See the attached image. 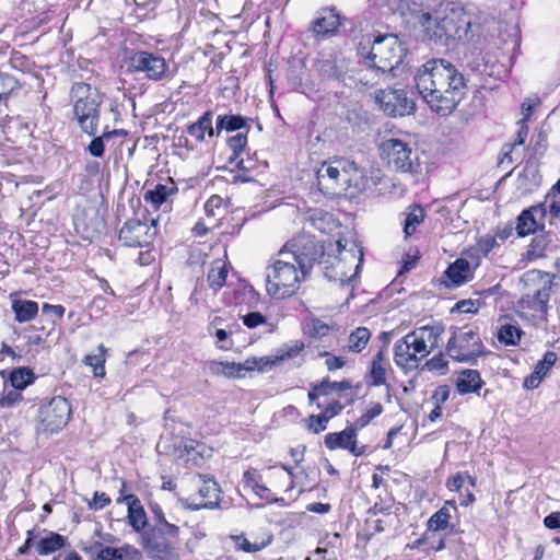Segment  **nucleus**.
I'll return each instance as SVG.
<instances>
[{
  "mask_svg": "<svg viewBox=\"0 0 560 560\" xmlns=\"http://www.w3.org/2000/svg\"><path fill=\"white\" fill-rule=\"evenodd\" d=\"M423 221V210L420 207L415 208L406 218L404 233L406 236L411 235L416 228Z\"/></svg>",
  "mask_w": 560,
  "mask_h": 560,
  "instance_id": "43",
  "label": "nucleus"
},
{
  "mask_svg": "<svg viewBox=\"0 0 560 560\" xmlns=\"http://www.w3.org/2000/svg\"><path fill=\"white\" fill-rule=\"evenodd\" d=\"M443 327L422 326L398 339L394 345V362L406 371L418 368L419 362L427 358L439 346Z\"/></svg>",
  "mask_w": 560,
  "mask_h": 560,
  "instance_id": "5",
  "label": "nucleus"
},
{
  "mask_svg": "<svg viewBox=\"0 0 560 560\" xmlns=\"http://www.w3.org/2000/svg\"><path fill=\"white\" fill-rule=\"evenodd\" d=\"M54 560H82L78 552L74 550H65L58 553Z\"/></svg>",
  "mask_w": 560,
  "mask_h": 560,
  "instance_id": "64",
  "label": "nucleus"
},
{
  "mask_svg": "<svg viewBox=\"0 0 560 560\" xmlns=\"http://www.w3.org/2000/svg\"><path fill=\"white\" fill-rule=\"evenodd\" d=\"M420 24L428 38L438 45L468 42L474 36L470 16L457 2L441 3L433 15L428 12L421 14Z\"/></svg>",
  "mask_w": 560,
  "mask_h": 560,
  "instance_id": "3",
  "label": "nucleus"
},
{
  "mask_svg": "<svg viewBox=\"0 0 560 560\" xmlns=\"http://www.w3.org/2000/svg\"><path fill=\"white\" fill-rule=\"evenodd\" d=\"M95 560H142V553L138 548L129 544H125L119 548L101 546Z\"/></svg>",
  "mask_w": 560,
  "mask_h": 560,
  "instance_id": "21",
  "label": "nucleus"
},
{
  "mask_svg": "<svg viewBox=\"0 0 560 560\" xmlns=\"http://www.w3.org/2000/svg\"><path fill=\"white\" fill-rule=\"evenodd\" d=\"M382 412L383 406L380 402L374 404L355 421V429H362L366 427L374 418L380 416Z\"/></svg>",
  "mask_w": 560,
  "mask_h": 560,
  "instance_id": "47",
  "label": "nucleus"
},
{
  "mask_svg": "<svg viewBox=\"0 0 560 560\" xmlns=\"http://www.w3.org/2000/svg\"><path fill=\"white\" fill-rule=\"evenodd\" d=\"M110 502V499L105 493L95 492L91 506L95 510L105 508Z\"/></svg>",
  "mask_w": 560,
  "mask_h": 560,
  "instance_id": "59",
  "label": "nucleus"
},
{
  "mask_svg": "<svg viewBox=\"0 0 560 560\" xmlns=\"http://www.w3.org/2000/svg\"><path fill=\"white\" fill-rule=\"evenodd\" d=\"M450 358L458 362H472L483 353L480 336L469 326L454 330L446 346Z\"/></svg>",
  "mask_w": 560,
  "mask_h": 560,
  "instance_id": "11",
  "label": "nucleus"
},
{
  "mask_svg": "<svg viewBox=\"0 0 560 560\" xmlns=\"http://www.w3.org/2000/svg\"><path fill=\"white\" fill-rule=\"evenodd\" d=\"M556 361L557 354L552 351H547L542 360H539L534 369L536 375H541L545 377L549 370L555 365Z\"/></svg>",
  "mask_w": 560,
  "mask_h": 560,
  "instance_id": "45",
  "label": "nucleus"
},
{
  "mask_svg": "<svg viewBox=\"0 0 560 560\" xmlns=\"http://www.w3.org/2000/svg\"><path fill=\"white\" fill-rule=\"evenodd\" d=\"M151 512L153 514V524L150 527L163 526L170 533H174V524L166 521L165 515L159 504L151 505Z\"/></svg>",
  "mask_w": 560,
  "mask_h": 560,
  "instance_id": "46",
  "label": "nucleus"
},
{
  "mask_svg": "<svg viewBox=\"0 0 560 560\" xmlns=\"http://www.w3.org/2000/svg\"><path fill=\"white\" fill-rule=\"evenodd\" d=\"M307 421H308L307 429L317 434V433L326 430L327 423L329 420L323 413H319L316 416L315 415L310 416Z\"/></svg>",
  "mask_w": 560,
  "mask_h": 560,
  "instance_id": "50",
  "label": "nucleus"
},
{
  "mask_svg": "<svg viewBox=\"0 0 560 560\" xmlns=\"http://www.w3.org/2000/svg\"><path fill=\"white\" fill-rule=\"evenodd\" d=\"M21 84L16 78L5 72H0V104H7L8 100L16 94Z\"/></svg>",
  "mask_w": 560,
  "mask_h": 560,
  "instance_id": "35",
  "label": "nucleus"
},
{
  "mask_svg": "<svg viewBox=\"0 0 560 560\" xmlns=\"http://www.w3.org/2000/svg\"><path fill=\"white\" fill-rule=\"evenodd\" d=\"M522 336L521 329L512 324L502 325L498 331V339L506 346H515Z\"/></svg>",
  "mask_w": 560,
  "mask_h": 560,
  "instance_id": "40",
  "label": "nucleus"
},
{
  "mask_svg": "<svg viewBox=\"0 0 560 560\" xmlns=\"http://www.w3.org/2000/svg\"><path fill=\"white\" fill-rule=\"evenodd\" d=\"M116 501L117 503L127 504V520L132 529L137 533L145 532L144 528L148 524V518L140 500L135 494H125L118 497Z\"/></svg>",
  "mask_w": 560,
  "mask_h": 560,
  "instance_id": "20",
  "label": "nucleus"
},
{
  "mask_svg": "<svg viewBox=\"0 0 560 560\" xmlns=\"http://www.w3.org/2000/svg\"><path fill=\"white\" fill-rule=\"evenodd\" d=\"M245 488L250 489L261 499H270V488L264 483V476L255 468L246 470L243 475Z\"/></svg>",
  "mask_w": 560,
  "mask_h": 560,
  "instance_id": "25",
  "label": "nucleus"
},
{
  "mask_svg": "<svg viewBox=\"0 0 560 560\" xmlns=\"http://www.w3.org/2000/svg\"><path fill=\"white\" fill-rule=\"evenodd\" d=\"M177 187L173 180L165 184H158L153 189L145 191L144 200L152 203L158 209L163 205L167 198L177 192Z\"/></svg>",
  "mask_w": 560,
  "mask_h": 560,
  "instance_id": "26",
  "label": "nucleus"
},
{
  "mask_svg": "<svg viewBox=\"0 0 560 560\" xmlns=\"http://www.w3.org/2000/svg\"><path fill=\"white\" fill-rule=\"evenodd\" d=\"M450 397V387L446 385L439 386L432 396L434 404L442 406Z\"/></svg>",
  "mask_w": 560,
  "mask_h": 560,
  "instance_id": "54",
  "label": "nucleus"
},
{
  "mask_svg": "<svg viewBox=\"0 0 560 560\" xmlns=\"http://www.w3.org/2000/svg\"><path fill=\"white\" fill-rule=\"evenodd\" d=\"M155 220L151 224L140 220H129L119 232V240L128 247H145L152 244L156 236Z\"/></svg>",
  "mask_w": 560,
  "mask_h": 560,
  "instance_id": "15",
  "label": "nucleus"
},
{
  "mask_svg": "<svg viewBox=\"0 0 560 560\" xmlns=\"http://www.w3.org/2000/svg\"><path fill=\"white\" fill-rule=\"evenodd\" d=\"M211 371L214 374L226 377H242L244 376V372H246L243 368V363L234 362H212Z\"/></svg>",
  "mask_w": 560,
  "mask_h": 560,
  "instance_id": "37",
  "label": "nucleus"
},
{
  "mask_svg": "<svg viewBox=\"0 0 560 560\" xmlns=\"http://www.w3.org/2000/svg\"><path fill=\"white\" fill-rule=\"evenodd\" d=\"M228 269L226 265L222 259H217L211 262V267L208 272V284L214 291L220 290L226 281Z\"/></svg>",
  "mask_w": 560,
  "mask_h": 560,
  "instance_id": "32",
  "label": "nucleus"
},
{
  "mask_svg": "<svg viewBox=\"0 0 560 560\" xmlns=\"http://www.w3.org/2000/svg\"><path fill=\"white\" fill-rule=\"evenodd\" d=\"M453 285H460L468 281L471 277L469 262L466 259H456L445 271Z\"/></svg>",
  "mask_w": 560,
  "mask_h": 560,
  "instance_id": "30",
  "label": "nucleus"
},
{
  "mask_svg": "<svg viewBox=\"0 0 560 560\" xmlns=\"http://www.w3.org/2000/svg\"><path fill=\"white\" fill-rule=\"evenodd\" d=\"M495 246H498L495 236L486 235L477 242L475 250L482 256H487Z\"/></svg>",
  "mask_w": 560,
  "mask_h": 560,
  "instance_id": "49",
  "label": "nucleus"
},
{
  "mask_svg": "<svg viewBox=\"0 0 560 560\" xmlns=\"http://www.w3.org/2000/svg\"><path fill=\"white\" fill-rule=\"evenodd\" d=\"M35 375L28 368H18L10 375L11 385L18 389H24L34 382Z\"/></svg>",
  "mask_w": 560,
  "mask_h": 560,
  "instance_id": "39",
  "label": "nucleus"
},
{
  "mask_svg": "<svg viewBox=\"0 0 560 560\" xmlns=\"http://www.w3.org/2000/svg\"><path fill=\"white\" fill-rule=\"evenodd\" d=\"M415 83L429 107L441 116L451 114L467 93L463 73L442 58L423 63L415 74Z\"/></svg>",
  "mask_w": 560,
  "mask_h": 560,
  "instance_id": "2",
  "label": "nucleus"
},
{
  "mask_svg": "<svg viewBox=\"0 0 560 560\" xmlns=\"http://www.w3.org/2000/svg\"><path fill=\"white\" fill-rule=\"evenodd\" d=\"M307 328L310 335L314 337H324L329 331V326L317 318L312 319L308 323Z\"/></svg>",
  "mask_w": 560,
  "mask_h": 560,
  "instance_id": "52",
  "label": "nucleus"
},
{
  "mask_svg": "<svg viewBox=\"0 0 560 560\" xmlns=\"http://www.w3.org/2000/svg\"><path fill=\"white\" fill-rule=\"evenodd\" d=\"M483 384L477 370H463L458 373L456 388L460 395L477 393Z\"/></svg>",
  "mask_w": 560,
  "mask_h": 560,
  "instance_id": "23",
  "label": "nucleus"
},
{
  "mask_svg": "<svg viewBox=\"0 0 560 560\" xmlns=\"http://www.w3.org/2000/svg\"><path fill=\"white\" fill-rule=\"evenodd\" d=\"M546 213L545 203H539L523 210L517 218L515 228L517 235L524 237L535 233L539 226V221L546 217Z\"/></svg>",
  "mask_w": 560,
  "mask_h": 560,
  "instance_id": "19",
  "label": "nucleus"
},
{
  "mask_svg": "<svg viewBox=\"0 0 560 560\" xmlns=\"http://www.w3.org/2000/svg\"><path fill=\"white\" fill-rule=\"evenodd\" d=\"M281 360H283V357H278V358H276V360H272L268 357H260V358L252 357V358H247L243 362V368L245 369L246 372H252V371L266 372V371L270 370L277 362H279Z\"/></svg>",
  "mask_w": 560,
  "mask_h": 560,
  "instance_id": "38",
  "label": "nucleus"
},
{
  "mask_svg": "<svg viewBox=\"0 0 560 560\" xmlns=\"http://www.w3.org/2000/svg\"><path fill=\"white\" fill-rule=\"evenodd\" d=\"M280 470L277 472L278 477L288 481V489L293 488V469L292 467L281 465Z\"/></svg>",
  "mask_w": 560,
  "mask_h": 560,
  "instance_id": "57",
  "label": "nucleus"
},
{
  "mask_svg": "<svg viewBox=\"0 0 560 560\" xmlns=\"http://www.w3.org/2000/svg\"><path fill=\"white\" fill-rule=\"evenodd\" d=\"M187 133L198 142L205 140L206 135L215 136V128L212 127V113L206 112L195 124L187 127Z\"/></svg>",
  "mask_w": 560,
  "mask_h": 560,
  "instance_id": "27",
  "label": "nucleus"
},
{
  "mask_svg": "<svg viewBox=\"0 0 560 560\" xmlns=\"http://www.w3.org/2000/svg\"><path fill=\"white\" fill-rule=\"evenodd\" d=\"M464 481H465L464 474L458 472L453 478L447 480L446 487L451 491H459L464 485Z\"/></svg>",
  "mask_w": 560,
  "mask_h": 560,
  "instance_id": "58",
  "label": "nucleus"
},
{
  "mask_svg": "<svg viewBox=\"0 0 560 560\" xmlns=\"http://www.w3.org/2000/svg\"><path fill=\"white\" fill-rule=\"evenodd\" d=\"M342 410V405L340 404V401L338 400H335V401H331L330 404H328L324 410H323V415L328 419L330 420L331 418L336 417L337 415L340 413V411Z\"/></svg>",
  "mask_w": 560,
  "mask_h": 560,
  "instance_id": "56",
  "label": "nucleus"
},
{
  "mask_svg": "<svg viewBox=\"0 0 560 560\" xmlns=\"http://www.w3.org/2000/svg\"><path fill=\"white\" fill-rule=\"evenodd\" d=\"M71 408L68 400L61 396L54 397L39 410L38 430L54 433L61 430L69 421Z\"/></svg>",
  "mask_w": 560,
  "mask_h": 560,
  "instance_id": "13",
  "label": "nucleus"
},
{
  "mask_svg": "<svg viewBox=\"0 0 560 560\" xmlns=\"http://www.w3.org/2000/svg\"><path fill=\"white\" fill-rule=\"evenodd\" d=\"M128 68L132 72L143 73L151 81H163L170 77V66L166 59L145 50L133 52L129 58Z\"/></svg>",
  "mask_w": 560,
  "mask_h": 560,
  "instance_id": "12",
  "label": "nucleus"
},
{
  "mask_svg": "<svg viewBox=\"0 0 560 560\" xmlns=\"http://www.w3.org/2000/svg\"><path fill=\"white\" fill-rule=\"evenodd\" d=\"M279 471L278 469V466H269L266 468L265 470V478L267 479V481L269 482L270 485V489L273 488V489H277V490H281V489H284L285 491L289 490L288 489V481H284L283 479L279 478L277 472Z\"/></svg>",
  "mask_w": 560,
  "mask_h": 560,
  "instance_id": "44",
  "label": "nucleus"
},
{
  "mask_svg": "<svg viewBox=\"0 0 560 560\" xmlns=\"http://www.w3.org/2000/svg\"><path fill=\"white\" fill-rule=\"evenodd\" d=\"M325 445L328 450L342 448L349 451L354 456H361L365 453V446H358L357 429L348 427L340 432L328 433L325 436Z\"/></svg>",
  "mask_w": 560,
  "mask_h": 560,
  "instance_id": "18",
  "label": "nucleus"
},
{
  "mask_svg": "<svg viewBox=\"0 0 560 560\" xmlns=\"http://www.w3.org/2000/svg\"><path fill=\"white\" fill-rule=\"evenodd\" d=\"M43 314L50 315L51 317L61 318L65 314V307L62 305H51L45 303L42 307Z\"/></svg>",
  "mask_w": 560,
  "mask_h": 560,
  "instance_id": "55",
  "label": "nucleus"
},
{
  "mask_svg": "<svg viewBox=\"0 0 560 560\" xmlns=\"http://www.w3.org/2000/svg\"><path fill=\"white\" fill-rule=\"evenodd\" d=\"M247 143V137L243 133H237L233 137H231L228 141V144L230 149L233 152V155L237 158L240 153L244 150L245 145Z\"/></svg>",
  "mask_w": 560,
  "mask_h": 560,
  "instance_id": "51",
  "label": "nucleus"
},
{
  "mask_svg": "<svg viewBox=\"0 0 560 560\" xmlns=\"http://www.w3.org/2000/svg\"><path fill=\"white\" fill-rule=\"evenodd\" d=\"M21 398V394L12 390L8 395H1V408H8Z\"/></svg>",
  "mask_w": 560,
  "mask_h": 560,
  "instance_id": "62",
  "label": "nucleus"
},
{
  "mask_svg": "<svg viewBox=\"0 0 560 560\" xmlns=\"http://www.w3.org/2000/svg\"><path fill=\"white\" fill-rule=\"evenodd\" d=\"M192 481L198 486V492L186 500L188 509L196 511L200 509H212L218 505L220 489L212 478H206L203 475H196L194 476Z\"/></svg>",
  "mask_w": 560,
  "mask_h": 560,
  "instance_id": "16",
  "label": "nucleus"
},
{
  "mask_svg": "<svg viewBox=\"0 0 560 560\" xmlns=\"http://www.w3.org/2000/svg\"><path fill=\"white\" fill-rule=\"evenodd\" d=\"M316 179L323 194H345L351 198L363 192L369 184L364 170L347 159L324 162L316 171Z\"/></svg>",
  "mask_w": 560,
  "mask_h": 560,
  "instance_id": "4",
  "label": "nucleus"
},
{
  "mask_svg": "<svg viewBox=\"0 0 560 560\" xmlns=\"http://www.w3.org/2000/svg\"><path fill=\"white\" fill-rule=\"evenodd\" d=\"M352 387L350 381L330 382L328 378H324L317 384L318 394L327 395L330 392H345Z\"/></svg>",
  "mask_w": 560,
  "mask_h": 560,
  "instance_id": "42",
  "label": "nucleus"
},
{
  "mask_svg": "<svg viewBox=\"0 0 560 560\" xmlns=\"http://www.w3.org/2000/svg\"><path fill=\"white\" fill-rule=\"evenodd\" d=\"M265 322V316L259 312H250L243 316V323L248 328H255L262 325Z\"/></svg>",
  "mask_w": 560,
  "mask_h": 560,
  "instance_id": "53",
  "label": "nucleus"
},
{
  "mask_svg": "<svg viewBox=\"0 0 560 560\" xmlns=\"http://www.w3.org/2000/svg\"><path fill=\"white\" fill-rule=\"evenodd\" d=\"M320 255L322 248L312 236L293 237L266 267L267 293L278 300L295 294Z\"/></svg>",
  "mask_w": 560,
  "mask_h": 560,
  "instance_id": "1",
  "label": "nucleus"
},
{
  "mask_svg": "<svg viewBox=\"0 0 560 560\" xmlns=\"http://www.w3.org/2000/svg\"><path fill=\"white\" fill-rule=\"evenodd\" d=\"M456 511L454 501H446L428 521V529L440 532L450 527L451 512Z\"/></svg>",
  "mask_w": 560,
  "mask_h": 560,
  "instance_id": "28",
  "label": "nucleus"
},
{
  "mask_svg": "<svg viewBox=\"0 0 560 560\" xmlns=\"http://www.w3.org/2000/svg\"><path fill=\"white\" fill-rule=\"evenodd\" d=\"M170 533L163 526L149 527L141 534V546L149 558L153 560H176L178 551L175 544L179 535V527Z\"/></svg>",
  "mask_w": 560,
  "mask_h": 560,
  "instance_id": "10",
  "label": "nucleus"
},
{
  "mask_svg": "<svg viewBox=\"0 0 560 560\" xmlns=\"http://www.w3.org/2000/svg\"><path fill=\"white\" fill-rule=\"evenodd\" d=\"M544 524L547 528H560V512H552L544 518Z\"/></svg>",
  "mask_w": 560,
  "mask_h": 560,
  "instance_id": "60",
  "label": "nucleus"
},
{
  "mask_svg": "<svg viewBox=\"0 0 560 560\" xmlns=\"http://www.w3.org/2000/svg\"><path fill=\"white\" fill-rule=\"evenodd\" d=\"M112 133L113 132L105 131L102 136L94 137L88 145L89 153L95 158H101L104 154L105 150L104 138H109Z\"/></svg>",
  "mask_w": 560,
  "mask_h": 560,
  "instance_id": "48",
  "label": "nucleus"
},
{
  "mask_svg": "<svg viewBox=\"0 0 560 560\" xmlns=\"http://www.w3.org/2000/svg\"><path fill=\"white\" fill-rule=\"evenodd\" d=\"M12 311L14 312L15 319L19 323H26L37 315L38 305L34 301L15 300L12 303Z\"/></svg>",
  "mask_w": 560,
  "mask_h": 560,
  "instance_id": "33",
  "label": "nucleus"
},
{
  "mask_svg": "<svg viewBox=\"0 0 560 560\" xmlns=\"http://www.w3.org/2000/svg\"><path fill=\"white\" fill-rule=\"evenodd\" d=\"M425 365L430 371L442 370L446 368V362L444 361L443 355L440 353L431 358L429 361H427Z\"/></svg>",
  "mask_w": 560,
  "mask_h": 560,
  "instance_id": "63",
  "label": "nucleus"
},
{
  "mask_svg": "<svg viewBox=\"0 0 560 560\" xmlns=\"http://www.w3.org/2000/svg\"><path fill=\"white\" fill-rule=\"evenodd\" d=\"M70 96L73 103V116L80 129L89 136H95L103 94L88 83L77 82L71 88Z\"/></svg>",
  "mask_w": 560,
  "mask_h": 560,
  "instance_id": "7",
  "label": "nucleus"
},
{
  "mask_svg": "<svg viewBox=\"0 0 560 560\" xmlns=\"http://www.w3.org/2000/svg\"><path fill=\"white\" fill-rule=\"evenodd\" d=\"M327 359L325 364L329 371L341 369L345 365V360L340 357L329 355L326 353Z\"/></svg>",
  "mask_w": 560,
  "mask_h": 560,
  "instance_id": "61",
  "label": "nucleus"
},
{
  "mask_svg": "<svg viewBox=\"0 0 560 560\" xmlns=\"http://www.w3.org/2000/svg\"><path fill=\"white\" fill-rule=\"evenodd\" d=\"M340 25L339 14L335 9H323L313 22V32L316 36L332 34Z\"/></svg>",
  "mask_w": 560,
  "mask_h": 560,
  "instance_id": "22",
  "label": "nucleus"
},
{
  "mask_svg": "<svg viewBox=\"0 0 560 560\" xmlns=\"http://www.w3.org/2000/svg\"><path fill=\"white\" fill-rule=\"evenodd\" d=\"M246 121L240 115H219L215 124V136L218 137L223 130L228 132L241 130L246 127Z\"/></svg>",
  "mask_w": 560,
  "mask_h": 560,
  "instance_id": "34",
  "label": "nucleus"
},
{
  "mask_svg": "<svg viewBox=\"0 0 560 560\" xmlns=\"http://www.w3.org/2000/svg\"><path fill=\"white\" fill-rule=\"evenodd\" d=\"M409 138L407 133L400 137H385L378 145V151L381 159L389 168L415 175L420 172V161Z\"/></svg>",
  "mask_w": 560,
  "mask_h": 560,
  "instance_id": "8",
  "label": "nucleus"
},
{
  "mask_svg": "<svg viewBox=\"0 0 560 560\" xmlns=\"http://www.w3.org/2000/svg\"><path fill=\"white\" fill-rule=\"evenodd\" d=\"M388 362L385 358V352L380 350L373 358L370 369V383L373 386H381L386 384V372Z\"/></svg>",
  "mask_w": 560,
  "mask_h": 560,
  "instance_id": "29",
  "label": "nucleus"
},
{
  "mask_svg": "<svg viewBox=\"0 0 560 560\" xmlns=\"http://www.w3.org/2000/svg\"><path fill=\"white\" fill-rule=\"evenodd\" d=\"M371 338V332L366 327H358L348 339V350L354 353L363 351Z\"/></svg>",
  "mask_w": 560,
  "mask_h": 560,
  "instance_id": "36",
  "label": "nucleus"
},
{
  "mask_svg": "<svg viewBox=\"0 0 560 560\" xmlns=\"http://www.w3.org/2000/svg\"><path fill=\"white\" fill-rule=\"evenodd\" d=\"M232 539L234 540L238 550L245 552H257L266 548L271 542L272 537L271 535H266L262 537L256 535H250L249 537L245 535H235L232 536Z\"/></svg>",
  "mask_w": 560,
  "mask_h": 560,
  "instance_id": "24",
  "label": "nucleus"
},
{
  "mask_svg": "<svg viewBox=\"0 0 560 560\" xmlns=\"http://www.w3.org/2000/svg\"><path fill=\"white\" fill-rule=\"evenodd\" d=\"M66 538L60 534L49 532L45 537H42L36 545L38 555L47 556L63 548Z\"/></svg>",
  "mask_w": 560,
  "mask_h": 560,
  "instance_id": "31",
  "label": "nucleus"
},
{
  "mask_svg": "<svg viewBox=\"0 0 560 560\" xmlns=\"http://www.w3.org/2000/svg\"><path fill=\"white\" fill-rule=\"evenodd\" d=\"M100 354H89L83 359L84 364L93 368V372L95 376H104L105 375V368H104V352L105 348L103 345H100L98 347Z\"/></svg>",
  "mask_w": 560,
  "mask_h": 560,
  "instance_id": "41",
  "label": "nucleus"
},
{
  "mask_svg": "<svg viewBox=\"0 0 560 560\" xmlns=\"http://www.w3.org/2000/svg\"><path fill=\"white\" fill-rule=\"evenodd\" d=\"M375 103L381 110L393 117H402L415 112V103L407 96L405 90H380L375 94Z\"/></svg>",
  "mask_w": 560,
  "mask_h": 560,
  "instance_id": "14",
  "label": "nucleus"
},
{
  "mask_svg": "<svg viewBox=\"0 0 560 560\" xmlns=\"http://www.w3.org/2000/svg\"><path fill=\"white\" fill-rule=\"evenodd\" d=\"M338 255H327L323 257L320 264L323 265L324 276L329 281H339L341 284L350 283L357 276L360 264L363 260V253L361 249L354 248L346 249L341 241L337 242Z\"/></svg>",
  "mask_w": 560,
  "mask_h": 560,
  "instance_id": "9",
  "label": "nucleus"
},
{
  "mask_svg": "<svg viewBox=\"0 0 560 560\" xmlns=\"http://www.w3.org/2000/svg\"><path fill=\"white\" fill-rule=\"evenodd\" d=\"M550 289V283L547 281H545L539 288H530L520 300V308L532 311L533 315L536 317H542L547 313Z\"/></svg>",
  "mask_w": 560,
  "mask_h": 560,
  "instance_id": "17",
  "label": "nucleus"
},
{
  "mask_svg": "<svg viewBox=\"0 0 560 560\" xmlns=\"http://www.w3.org/2000/svg\"><path fill=\"white\" fill-rule=\"evenodd\" d=\"M405 51L398 37L393 34L380 35L372 43L368 40V45H359V52L366 57L370 67L366 72L376 77L394 70L402 61Z\"/></svg>",
  "mask_w": 560,
  "mask_h": 560,
  "instance_id": "6",
  "label": "nucleus"
}]
</instances>
